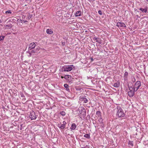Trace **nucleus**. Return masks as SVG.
<instances>
[{
  "label": "nucleus",
  "mask_w": 148,
  "mask_h": 148,
  "mask_svg": "<svg viewBox=\"0 0 148 148\" xmlns=\"http://www.w3.org/2000/svg\"><path fill=\"white\" fill-rule=\"evenodd\" d=\"M5 13L7 14H11V12L10 10H9L8 11H6L5 12Z\"/></svg>",
  "instance_id": "26"
},
{
  "label": "nucleus",
  "mask_w": 148,
  "mask_h": 148,
  "mask_svg": "<svg viewBox=\"0 0 148 148\" xmlns=\"http://www.w3.org/2000/svg\"><path fill=\"white\" fill-rule=\"evenodd\" d=\"M63 124L60 125L58 127H60L61 129H64L65 127V124H66V122L64 121L63 122Z\"/></svg>",
  "instance_id": "11"
},
{
  "label": "nucleus",
  "mask_w": 148,
  "mask_h": 148,
  "mask_svg": "<svg viewBox=\"0 0 148 148\" xmlns=\"http://www.w3.org/2000/svg\"><path fill=\"white\" fill-rule=\"evenodd\" d=\"M128 145L132 147L134 145L133 142V141H129L128 142Z\"/></svg>",
  "instance_id": "18"
},
{
  "label": "nucleus",
  "mask_w": 148,
  "mask_h": 148,
  "mask_svg": "<svg viewBox=\"0 0 148 148\" xmlns=\"http://www.w3.org/2000/svg\"><path fill=\"white\" fill-rule=\"evenodd\" d=\"M128 87L129 88L130 91L128 92V94L130 97H132L134 95V92L133 91L132 88H131L129 86Z\"/></svg>",
  "instance_id": "3"
},
{
  "label": "nucleus",
  "mask_w": 148,
  "mask_h": 148,
  "mask_svg": "<svg viewBox=\"0 0 148 148\" xmlns=\"http://www.w3.org/2000/svg\"><path fill=\"white\" fill-rule=\"evenodd\" d=\"M91 60L92 61H93V58H91Z\"/></svg>",
  "instance_id": "39"
},
{
  "label": "nucleus",
  "mask_w": 148,
  "mask_h": 148,
  "mask_svg": "<svg viewBox=\"0 0 148 148\" xmlns=\"http://www.w3.org/2000/svg\"><path fill=\"white\" fill-rule=\"evenodd\" d=\"M93 39L96 42H98L99 44L102 43V40L98 38H97L96 37H94L93 38Z\"/></svg>",
  "instance_id": "10"
},
{
  "label": "nucleus",
  "mask_w": 148,
  "mask_h": 148,
  "mask_svg": "<svg viewBox=\"0 0 148 148\" xmlns=\"http://www.w3.org/2000/svg\"><path fill=\"white\" fill-rule=\"evenodd\" d=\"M69 77V75H66L64 77V78L65 79H67V78H68Z\"/></svg>",
  "instance_id": "33"
},
{
  "label": "nucleus",
  "mask_w": 148,
  "mask_h": 148,
  "mask_svg": "<svg viewBox=\"0 0 148 148\" xmlns=\"http://www.w3.org/2000/svg\"><path fill=\"white\" fill-rule=\"evenodd\" d=\"M12 92V89H10L9 90V92H10V93L11 92Z\"/></svg>",
  "instance_id": "36"
},
{
  "label": "nucleus",
  "mask_w": 148,
  "mask_h": 148,
  "mask_svg": "<svg viewBox=\"0 0 148 148\" xmlns=\"http://www.w3.org/2000/svg\"><path fill=\"white\" fill-rule=\"evenodd\" d=\"M101 112L100 111H98L97 112L95 117V120L98 119L101 116Z\"/></svg>",
  "instance_id": "8"
},
{
  "label": "nucleus",
  "mask_w": 148,
  "mask_h": 148,
  "mask_svg": "<svg viewBox=\"0 0 148 148\" xmlns=\"http://www.w3.org/2000/svg\"><path fill=\"white\" fill-rule=\"evenodd\" d=\"M120 86V82H117L116 83L114 84L113 86L115 87H118Z\"/></svg>",
  "instance_id": "14"
},
{
  "label": "nucleus",
  "mask_w": 148,
  "mask_h": 148,
  "mask_svg": "<svg viewBox=\"0 0 148 148\" xmlns=\"http://www.w3.org/2000/svg\"><path fill=\"white\" fill-rule=\"evenodd\" d=\"M139 10L143 12L146 13L147 12V7L145 8H140L139 9Z\"/></svg>",
  "instance_id": "12"
},
{
  "label": "nucleus",
  "mask_w": 148,
  "mask_h": 148,
  "mask_svg": "<svg viewBox=\"0 0 148 148\" xmlns=\"http://www.w3.org/2000/svg\"><path fill=\"white\" fill-rule=\"evenodd\" d=\"M82 100L84 101V102L85 103H86L88 102L87 99L85 98H82Z\"/></svg>",
  "instance_id": "21"
},
{
  "label": "nucleus",
  "mask_w": 148,
  "mask_h": 148,
  "mask_svg": "<svg viewBox=\"0 0 148 148\" xmlns=\"http://www.w3.org/2000/svg\"><path fill=\"white\" fill-rule=\"evenodd\" d=\"M46 32L48 34H51L53 33V32L50 29H48L47 30Z\"/></svg>",
  "instance_id": "15"
},
{
  "label": "nucleus",
  "mask_w": 148,
  "mask_h": 148,
  "mask_svg": "<svg viewBox=\"0 0 148 148\" xmlns=\"http://www.w3.org/2000/svg\"><path fill=\"white\" fill-rule=\"evenodd\" d=\"M31 53H35V51L34 50H32L31 51Z\"/></svg>",
  "instance_id": "37"
},
{
  "label": "nucleus",
  "mask_w": 148,
  "mask_h": 148,
  "mask_svg": "<svg viewBox=\"0 0 148 148\" xmlns=\"http://www.w3.org/2000/svg\"><path fill=\"white\" fill-rule=\"evenodd\" d=\"M36 44L34 42H32L29 45L28 49L30 50H31L34 48Z\"/></svg>",
  "instance_id": "7"
},
{
  "label": "nucleus",
  "mask_w": 148,
  "mask_h": 148,
  "mask_svg": "<svg viewBox=\"0 0 148 148\" xmlns=\"http://www.w3.org/2000/svg\"><path fill=\"white\" fill-rule=\"evenodd\" d=\"M29 54H30V55H29L30 56H31V53H30Z\"/></svg>",
  "instance_id": "40"
},
{
  "label": "nucleus",
  "mask_w": 148,
  "mask_h": 148,
  "mask_svg": "<svg viewBox=\"0 0 148 148\" xmlns=\"http://www.w3.org/2000/svg\"><path fill=\"white\" fill-rule=\"evenodd\" d=\"M98 119V121L101 124H103V119L102 118V117H100Z\"/></svg>",
  "instance_id": "17"
},
{
  "label": "nucleus",
  "mask_w": 148,
  "mask_h": 148,
  "mask_svg": "<svg viewBox=\"0 0 148 148\" xmlns=\"http://www.w3.org/2000/svg\"><path fill=\"white\" fill-rule=\"evenodd\" d=\"M29 117L31 119V120L35 119L36 118V116L35 114V113L33 111H32L30 113Z\"/></svg>",
  "instance_id": "4"
},
{
  "label": "nucleus",
  "mask_w": 148,
  "mask_h": 148,
  "mask_svg": "<svg viewBox=\"0 0 148 148\" xmlns=\"http://www.w3.org/2000/svg\"><path fill=\"white\" fill-rule=\"evenodd\" d=\"M131 88H132V89H133V91L134 92V93H135V92L138 89H137V88H135V87H130Z\"/></svg>",
  "instance_id": "24"
},
{
  "label": "nucleus",
  "mask_w": 148,
  "mask_h": 148,
  "mask_svg": "<svg viewBox=\"0 0 148 148\" xmlns=\"http://www.w3.org/2000/svg\"><path fill=\"white\" fill-rule=\"evenodd\" d=\"M131 88H132V89H133V91L134 92V93H135V92L138 89H137V88H135V87H130Z\"/></svg>",
  "instance_id": "23"
},
{
  "label": "nucleus",
  "mask_w": 148,
  "mask_h": 148,
  "mask_svg": "<svg viewBox=\"0 0 148 148\" xmlns=\"http://www.w3.org/2000/svg\"><path fill=\"white\" fill-rule=\"evenodd\" d=\"M5 37V36H0V41L3 40Z\"/></svg>",
  "instance_id": "27"
},
{
  "label": "nucleus",
  "mask_w": 148,
  "mask_h": 148,
  "mask_svg": "<svg viewBox=\"0 0 148 148\" xmlns=\"http://www.w3.org/2000/svg\"><path fill=\"white\" fill-rule=\"evenodd\" d=\"M73 68V65L68 66L64 68V71H71Z\"/></svg>",
  "instance_id": "2"
},
{
  "label": "nucleus",
  "mask_w": 148,
  "mask_h": 148,
  "mask_svg": "<svg viewBox=\"0 0 148 148\" xmlns=\"http://www.w3.org/2000/svg\"><path fill=\"white\" fill-rule=\"evenodd\" d=\"M76 127V125L75 123H73L72 125L71 129L72 130H75Z\"/></svg>",
  "instance_id": "13"
},
{
  "label": "nucleus",
  "mask_w": 148,
  "mask_h": 148,
  "mask_svg": "<svg viewBox=\"0 0 148 148\" xmlns=\"http://www.w3.org/2000/svg\"><path fill=\"white\" fill-rule=\"evenodd\" d=\"M117 26L119 27H126V26L124 23L120 22H118L116 24Z\"/></svg>",
  "instance_id": "9"
},
{
  "label": "nucleus",
  "mask_w": 148,
  "mask_h": 148,
  "mask_svg": "<svg viewBox=\"0 0 148 148\" xmlns=\"http://www.w3.org/2000/svg\"><path fill=\"white\" fill-rule=\"evenodd\" d=\"M32 14H31L29 13H28L27 16V19L28 20L30 19L32 17Z\"/></svg>",
  "instance_id": "19"
},
{
  "label": "nucleus",
  "mask_w": 148,
  "mask_h": 148,
  "mask_svg": "<svg viewBox=\"0 0 148 148\" xmlns=\"http://www.w3.org/2000/svg\"><path fill=\"white\" fill-rule=\"evenodd\" d=\"M84 137L87 138H90V136L89 134H86L84 135Z\"/></svg>",
  "instance_id": "22"
},
{
  "label": "nucleus",
  "mask_w": 148,
  "mask_h": 148,
  "mask_svg": "<svg viewBox=\"0 0 148 148\" xmlns=\"http://www.w3.org/2000/svg\"><path fill=\"white\" fill-rule=\"evenodd\" d=\"M22 21V20L21 19H18L17 20V21L18 22H20V21ZM20 23H19V25H20Z\"/></svg>",
  "instance_id": "34"
},
{
  "label": "nucleus",
  "mask_w": 148,
  "mask_h": 148,
  "mask_svg": "<svg viewBox=\"0 0 148 148\" xmlns=\"http://www.w3.org/2000/svg\"><path fill=\"white\" fill-rule=\"evenodd\" d=\"M86 111L85 109L83 108L80 111L79 113L80 114V116L83 117H84L86 116Z\"/></svg>",
  "instance_id": "5"
},
{
  "label": "nucleus",
  "mask_w": 148,
  "mask_h": 148,
  "mask_svg": "<svg viewBox=\"0 0 148 148\" xmlns=\"http://www.w3.org/2000/svg\"><path fill=\"white\" fill-rule=\"evenodd\" d=\"M62 116H64L65 114V113L64 111H62L60 112Z\"/></svg>",
  "instance_id": "25"
},
{
  "label": "nucleus",
  "mask_w": 148,
  "mask_h": 148,
  "mask_svg": "<svg viewBox=\"0 0 148 148\" xmlns=\"http://www.w3.org/2000/svg\"><path fill=\"white\" fill-rule=\"evenodd\" d=\"M62 45H63V46H64L65 45V42H63L62 41Z\"/></svg>",
  "instance_id": "32"
},
{
  "label": "nucleus",
  "mask_w": 148,
  "mask_h": 148,
  "mask_svg": "<svg viewBox=\"0 0 148 148\" xmlns=\"http://www.w3.org/2000/svg\"><path fill=\"white\" fill-rule=\"evenodd\" d=\"M12 24H10L9 25H6L5 27H8L10 28H12Z\"/></svg>",
  "instance_id": "20"
},
{
  "label": "nucleus",
  "mask_w": 148,
  "mask_h": 148,
  "mask_svg": "<svg viewBox=\"0 0 148 148\" xmlns=\"http://www.w3.org/2000/svg\"><path fill=\"white\" fill-rule=\"evenodd\" d=\"M128 75V73L127 72H126L125 73L124 75L125 76H127Z\"/></svg>",
  "instance_id": "30"
},
{
  "label": "nucleus",
  "mask_w": 148,
  "mask_h": 148,
  "mask_svg": "<svg viewBox=\"0 0 148 148\" xmlns=\"http://www.w3.org/2000/svg\"><path fill=\"white\" fill-rule=\"evenodd\" d=\"M23 95L21 96V97H23Z\"/></svg>",
  "instance_id": "42"
},
{
  "label": "nucleus",
  "mask_w": 148,
  "mask_h": 148,
  "mask_svg": "<svg viewBox=\"0 0 148 148\" xmlns=\"http://www.w3.org/2000/svg\"><path fill=\"white\" fill-rule=\"evenodd\" d=\"M98 13L100 15L102 14V12L101 10H99L98 11Z\"/></svg>",
  "instance_id": "31"
},
{
  "label": "nucleus",
  "mask_w": 148,
  "mask_h": 148,
  "mask_svg": "<svg viewBox=\"0 0 148 148\" xmlns=\"http://www.w3.org/2000/svg\"><path fill=\"white\" fill-rule=\"evenodd\" d=\"M23 95L21 96V97H23Z\"/></svg>",
  "instance_id": "43"
},
{
  "label": "nucleus",
  "mask_w": 148,
  "mask_h": 148,
  "mask_svg": "<svg viewBox=\"0 0 148 148\" xmlns=\"http://www.w3.org/2000/svg\"><path fill=\"white\" fill-rule=\"evenodd\" d=\"M23 23H25L26 22H27V21H26V20H23ZM22 22H21V23H22Z\"/></svg>",
  "instance_id": "35"
},
{
  "label": "nucleus",
  "mask_w": 148,
  "mask_h": 148,
  "mask_svg": "<svg viewBox=\"0 0 148 148\" xmlns=\"http://www.w3.org/2000/svg\"><path fill=\"white\" fill-rule=\"evenodd\" d=\"M64 86L66 88H67L69 87L68 85L67 84H65L64 85Z\"/></svg>",
  "instance_id": "28"
},
{
  "label": "nucleus",
  "mask_w": 148,
  "mask_h": 148,
  "mask_svg": "<svg viewBox=\"0 0 148 148\" xmlns=\"http://www.w3.org/2000/svg\"><path fill=\"white\" fill-rule=\"evenodd\" d=\"M141 83L140 81H137L133 87H135L136 88H137V89H138L139 87L141 86Z\"/></svg>",
  "instance_id": "6"
},
{
  "label": "nucleus",
  "mask_w": 148,
  "mask_h": 148,
  "mask_svg": "<svg viewBox=\"0 0 148 148\" xmlns=\"http://www.w3.org/2000/svg\"><path fill=\"white\" fill-rule=\"evenodd\" d=\"M81 12L80 11L77 12L75 14V16L76 17L80 16H81Z\"/></svg>",
  "instance_id": "16"
},
{
  "label": "nucleus",
  "mask_w": 148,
  "mask_h": 148,
  "mask_svg": "<svg viewBox=\"0 0 148 148\" xmlns=\"http://www.w3.org/2000/svg\"><path fill=\"white\" fill-rule=\"evenodd\" d=\"M66 90L68 91H69V87L67 88H66Z\"/></svg>",
  "instance_id": "38"
},
{
  "label": "nucleus",
  "mask_w": 148,
  "mask_h": 148,
  "mask_svg": "<svg viewBox=\"0 0 148 148\" xmlns=\"http://www.w3.org/2000/svg\"><path fill=\"white\" fill-rule=\"evenodd\" d=\"M135 81H136V80H135V78H134V77H132V81L134 82H135Z\"/></svg>",
  "instance_id": "29"
},
{
  "label": "nucleus",
  "mask_w": 148,
  "mask_h": 148,
  "mask_svg": "<svg viewBox=\"0 0 148 148\" xmlns=\"http://www.w3.org/2000/svg\"><path fill=\"white\" fill-rule=\"evenodd\" d=\"M61 77L62 78H63L64 77L63 76H61Z\"/></svg>",
  "instance_id": "41"
},
{
  "label": "nucleus",
  "mask_w": 148,
  "mask_h": 148,
  "mask_svg": "<svg viewBox=\"0 0 148 148\" xmlns=\"http://www.w3.org/2000/svg\"><path fill=\"white\" fill-rule=\"evenodd\" d=\"M117 111L116 115L119 117H123L124 116L125 114L122 109L120 106H117Z\"/></svg>",
  "instance_id": "1"
}]
</instances>
